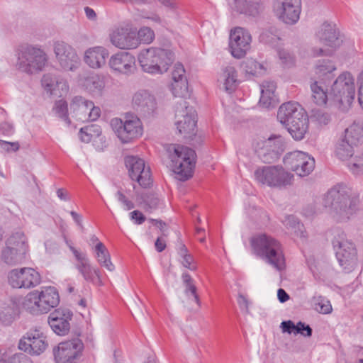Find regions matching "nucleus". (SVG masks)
I'll return each mask as SVG.
<instances>
[{
  "mask_svg": "<svg viewBox=\"0 0 363 363\" xmlns=\"http://www.w3.org/2000/svg\"><path fill=\"white\" fill-rule=\"evenodd\" d=\"M358 203V197L342 185L331 188L323 198V206L330 208L333 216L341 221L350 218L356 211Z\"/></svg>",
  "mask_w": 363,
  "mask_h": 363,
  "instance_id": "f257e3e1",
  "label": "nucleus"
},
{
  "mask_svg": "<svg viewBox=\"0 0 363 363\" xmlns=\"http://www.w3.org/2000/svg\"><path fill=\"white\" fill-rule=\"evenodd\" d=\"M277 118L296 140H301L308 129V117L297 102L289 101L279 108Z\"/></svg>",
  "mask_w": 363,
  "mask_h": 363,
  "instance_id": "f03ea898",
  "label": "nucleus"
},
{
  "mask_svg": "<svg viewBox=\"0 0 363 363\" xmlns=\"http://www.w3.org/2000/svg\"><path fill=\"white\" fill-rule=\"evenodd\" d=\"M253 253L277 271L286 267V260L281 242L267 234L254 236L250 240Z\"/></svg>",
  "mask_w": 363,
  "mask_h": 363,
  "instance_id": "7ed1b4c3",
  "label": "nucleus"
},
{
  "mask_svg": "<svg viewBox=\"0 0 363 363\" xmlns=\"http://www.w3.org/2000/svg\"><path fill=\"white\" fill-rule=\"evenodd\" d=\"M168 158L170 160L169 166L180 181H186L193 175V169L196 163V153L188 147L170 144L165 147Z\"/></svg>",
  "mask_w": 363,
  "mask_h": 363,
  "instance_id": "20e7f679",
  "label": "nucleus"
},
{
  "mask_svg": "<svg viewBox=\"0 0 363 363\" xmlns=\"http://www.w3.org/2000/svg\"><path fill=\"white\" fill-rule=\"evenodd\" d=\"M138 59L142 69L151 74L167 72L175 60L172 51L156 47L141 50Z\"/></svg>",
  "mask_w": 363,
  "mask_h": 363,
  "instance_id": "39448f33",
  "label": "nucleus"
},
{
  "mask_svg": "<svg viewBox=\"0 0 363 363\" xmlns=\"http://www.w3.org/2000/svg\"><path fill=\"white\" fill-rule=\"evenodd\" d=\"M329 96L339 104L340 110L347 111L355 96L354 79L352 75L347 72L340 74L333 82Z\"/></svg>",
  "mask_w": 363,
  "mask_h": 363,
  "instance_id": "423d86ee",
  "label": "nucleus"
},
{
  "mask_svg": "<svg viewBox=\"0 0 363 363\" xmlns=\"http://www.w3.org/2000/svg\"><path fill=\"white\" fill-rule=\"evenodd\" d=\"M332 243L340 264L348 272L357 264V250L354 244L347 239L345 233L340 229L333 231Z\"/></svg>",
  "mask_w": 363,
  "mask_h": 363,
  "instance_id": "0eeeda50",
  "label": "nucleus"
},
{
  "mask_svg": "<svg viewBox=\"0 0 363 363\" xmlns=\"http://www.w3.org/2000/svg\"><path fill=\"white\" fill-rule=\"evenodd\" d=\"M254 175L259 184L269 187H285L291 185L294 181V175L279 165L259 167L255 171Z\"/></svg>",
  "mask_w": 363,
  "mask_h": 363,
  "instance_id": "6e6552de",
  "label": "nucleus"
},
{
  "mask_svg": "<svg viewBox=\"0 0 363 363\" xmlns=\"http://www.w3.org/2000/svg\"><path fill=\"white\" fill-rule=\"evenodd\" d=\"M111 125L117 137L123 143H130L143 134V126L140 120L135 116H126L125 120L113 118Z\"/></svg>",
  "mask_w": 363,
  "mask_h": 363,
  "instance_id": "1a4fd4ad",
  "label": "nucleus"
},
{
  "mask_svg": "<svg viewBox=\"0 0 363 363\" xmlns=\"http://www.w3.org/2000/svg\"><path fill=\"white\" fill-rule=\"evenodd\" d=\"M301 7V0H273L275 16L286 25L293 26L298 23Z\"/></svg>",
  "mask_w": 363,
  "mask_h": 363,
  "instance_id": "9d476101",
  "label": "nucleus"
},
{
  "mask_svg": "<svg viewBox=\"0 0 363 363\" xmlns=\"http://www.w3.org/2000/svg\"><path fill=\"white\" fill-rule=\"evenodd\" d=\"M285 143L280 135L269 137L267 139H259L255 144L258 156L264 162H272L278 159L284 152Z\"/></svg>",
  "mask_w": 363,
  "mask_h": 363,
  "instance_id": "9b49d317",
  "label": "nucleus"
},
{
  "mask_svg": "<svg viewBox=\"0 0 363 363\" xmlns=\"http://www.w3.org/2000/svg\"><path fill=\"white\" fill-rule=\"evenodd\" d=\"M286 167L299 177L309 175L315 169V159L302 151H294L287 153L284 157Z\"/></svg>",
  "mask_w": 363,
  "mask_h": 363,
  "instance_id": "f8f14e48",
  "label": "nucleus"
},
{
  "mask_svg": "<svg viewBox=\"0 0 363 363\" xmlns=\"http://www.w3.org/2000/svg\"><path fill=\"white\" fill-rule=\"evenodd\" d=\"M8 282L13 288L28 289L40 284L41 276L33 268L14 269L8 274Z\"/></svg>",
  "mask_w": 363,
  "mask_h": 363,
  "instance_id": "ddd939ff",
  "label": "nucleus"
},
{
  "mask_svg": "<svg viewBox=\"0 0 363 363\" xmlns=\"http://www.w3.org/2000/svg\"><path fill=\"white\" fill-rule=\"evenodd\" d=\"M69 113L72 117L82 122L94 121L101 115L99 107L82 96H74L69 104Z\"/></svg>",
  "mask_w": 363,
  "mask_h": 363,
  "instance_id": "4468645a",
  "label": "nucleus"
},
{
  "mask_svg": "<svg viewBox=\"0 0 363 363\" xmlns=\"http://www.w3.org/2000/svg\"><path fill=\"white\" fill-rule=\"evenodd\" d=\"M176 126L181 135L186 138L195 135L196 115L193 107L187 106V103L182 101L176 110Z\"/></svg>",
  "mask_w": 363,
  "mask_h": 363,
  "instance_id": "2eb2a0df",
  "label": "nucleus"
},
{
  "mask_svg": "<svg viewBox=\"0 0 363 363\" xmlns=\"http://www.w3.org/2000/svg\"><path fill=\"white\" fill-rule=\"evenodd\" d=\"M48 346L46 337L38 328L30 329L19 340L18 348L30 355H40Z\"/></svg>",
  "mask_w": 363,
  "mask_h": 363,
  "instance_id": "dca6fc26",
  "label": "nucleus"
},
{
  "mask_svg": "<svg viewBox=\"0 0 363 363\" xmlns=\"http://www.w3.org/2000/svg\"><path fill=\"white\" fill-rule=\"evenodd\" d=\"M125 164L132 180L138 182L143 188L149 187L151 185L150 168L145 165L144 160L138 156L128 155L125 158Z\"/></svg>",
  "mask_w": 363,
  "mask_h": 363,
  "instance_id": "f3484780",
  "label": "nucleus"
},
{
  "mask_svg": "<svg viewBox=\"0 0 363 363\" xmlns=\"http://www.w3.org/2000/svg\"><path fill=\"white\" fill-rule=\"evenodd\" d=\"M84 348V344L79 338L60 342L53 349L56 363H76Z\"/></svg>",
  "mask_w": 363,
  "mask_h": 363,
  "instance_id": "a211bd4d",
  "label": "nucleus"
},
{
  "mask_svg": "<svg viewBox=\"0 0 363 363\" xmlns=\"http://www.w3.org/2000/svg\"><path fill=\"white\" fill-rule=\"evenodd\" d=\"M316 35L320 42L328 48H320L318 50L314 48L313 50L314 56L330 55L334 49L340 45L342 42L338 38V33L335 25L328 23H324L321 25L316 33Z\"/></svg>",
  "mask_w": 363,
  "mask_h": 363,
  "instance_id": "6ab92c4d",
  "label": "nucleus"
},
{
  "mask_svg": "<svg viewBox=\"0 0 363 363\" xmlns=\"http://www.w3.org/2000/svg\"><path fill=\"white\" fill-rule=\"evenodd\" d=\"M54 52L60 66L65 71H74L80 65V59L75 49L63 41L54 44Z\"/></svg>",
  "mask_w": 363,
  "mask_h": 363,
  "instance_id": "aec40b11",
  "label": "nucleus"
},
{
  "mask_svg": "<svg viewBox=\"0 0 363 363\" xmlns=\"http://www.w3.org/2000/svg\"><path fill=\"white\" fill-rule=\"evenodd\" d=\"M20 65L25 72L33 73L41 71L45 66L48 59L45 52L35 47H27L19 58Z\"/></svg>",
  "mask_w": 363,
  "mask_h": 363,
  "instance_id": "412c9836",
  "label": "nucleus"
},
{
  "mask_svg": "<svg viewBox=\"0 0 363 363\" xmlns=\"http://www.w3.org/2000/svg\"><path fill=\"white\" fill-rule=\"evenodd\" d=\"M251 41V35L247 30L240 27L231 30L229 46L232 55L236 58L244 57L250 48Z\"/></svg>",
  "mask_w": 363,
  "mask_h": 363,
  "instance_id": "4be33fe9",
  "label": "nucleus"
},
{
  "mask_svg": "<svg viewBox=\"0 0 363 363\" xmlns=\"http://www.w3.org/2000/svg\"><path fill=\"white\" fill-rule=\"evenodd\" d=\"M26 250L23 235L16 233L7 240V247L2 252V259L8 264H15L21 259V254Z\"/></svg>",
  "mask_w": 363,
  "mask_h": 363,
  "instance_id": "5701e85b",
  "label": "nucleus"
},
{
  "mask_svg": "<svg viewBox=\"0 0 363 363\" xmlns=\"http://www.w3.org/2000/svg\"><path fill=\"white\" fill-rule=\"evenodd\" d=\"M110 41L116 48L122 50L136 48L139 41L136 31L128 28H117L110 34Z\"/></svg>",
  "mask_w": 363,
  "mask_h": 363,
  "instance_id": "b1692460",
  "label": "nucleus"
},
{
  "mask_svg": "<svg viewBox=\"0 0 363 363\" xmlns=\"http://www.w3.org/2000/svg\"><path fill=\"white\" fill-rule=\"evenodd\" d=\"M70 250L77 261L75 267L84 279L91 282H94L97 280L98 282L101 284L100 270L99 268L94 267L90 264L86 254L78 251L73 246H70Z\"/></svg>",
  "mask_w": 363,
  "mask_h": 363,
  "instance_id": "393cba45",
  "label": "nucleus"
},
{
  "mask_svg": "<svg viewBox=\"0 0 363 363\" xmlns=\"http://www.w3.org/2000/svg\"><path fill=\"white\" fill-rule=\"evenodd\" d=\"M72 317V313L69 310L58 308L50 314L48 323L55 333L65 335L70 329L69 320Z\"/></svg>",
  "mask_w": 363,
  "mask_h": 363,
  "instance_id": "a878e982",
  "label": "nucleus"
},
{
  "mask_svg": "<svg viewBox=\"0 0 363 363\" xmlns=\"http://www.w3.org/2000/svg\"><path fill=\"white\" fill-rule=\"evenodd\" d=\"M108 65L115 72L129 74L135 69V59L129 52H119L110 57Z\"/></svg>",
  "mask_w": 363,
  "mask_h": 363,
  "instance_id": "bb28decb",
  "label": "nucleus"
},
{
  "mask_svg": "<svg viewBox=\"0 0 363 363\" xmlns=\"http://www.w3.org/2000/svg\"><path fill=\"white\" fill-rule=\"evenodd\" d=\"M133 106L143 116H147L154 112L157 107L156 99L149 91L141 89L133 96Z\"/></svg>",
  "mask_w": 363,
  "mask_h": 363,
  "instance_id": "cd10ccee",
  "label": "nucleus"
},
{
  "mask_svg": "<svg viewBox=\"0 0 363 363\" xmlns=\"http://www.w3.org/2000/svg\"><path fill=\"white\" fill-rule=\"evenodd\" d=\"M108 50L103 46H94L86 49L84 53V62L90 68L100 69L106 65L108 57Z\"/></svg>",
  "mask_w": 363,
  "mask_h": 363,
  "instance_id": "c85d7f7f",
  "label": "nucleus"
},
{
  "mask_svg": "<svg viewBox=\"0 0 363 363\" xmlns=\"http://www.w3.org/2000/svg\"><path fill=\"white\" fill-rule=\"evenodd\" d=\"M219 81L223 84L225 91L231 92L238 86V73L233 66L228 65L223 68Z\"/></svg>",
  "mask_w": 363,
  "mask_h": 363,
  "instance_id": "c756f323",
  "label": "nucleus"
},
{
  "mask_svg": "<svg viewBox=\"0 0 363 363\" xmlns=\"http://www.w3.org/2000/svg\"><path fill=\"white\" fill-rule=\"evenodd\" d=\"M18 308L13 299L0 301V321L5 324H10L18 313Z\"/></svg>",
  "mask_w": 363,
  "mask_h": 363,
  "instance_id": "7c9ffc66",
  "label": "nucleus"
},
{
  "mask_svg": "<svg viewBox=\"0 0 363 363\" xmlns=\"http://www.w3.org/2000/svg\"><path fill=\"white\" fill-rule=\"evenodd\" d=\"M41 84L45 90L50 94H52L57 89H60L62 92H67L69 89L67 82L64 79H59L52 74H44Z\"/></svg>",
  "mask_w": 363,
  "mask_h": 363,
  "instance_id": "2f4dec72",
  "label": "nucleus"
},
{
  "mask_svg": "<svg viewBox=\"0 0 363 363\" xmlns=\"http://www.w3.org/2000/svg\"><path fill=\"white\" fill-rule=\"evenodd\" d=\"M336 69L335 65L330 60H322L317 61L314 67V75L316 79L324 83L329 80L333 71Z\"/></svg>",
  "mask_w": 363,
  "mask_h": 363,
  "instance_id": "473e14b6",
  "label": "nucleus"
},
{
  "mask_svg": "<svg viewBox=\"0 0 363 363\" xmlns=\"http://www.w3.org/2000/svg\"><path fill=\"white\" fill-rule=\"evenodd\" d=\"M280 328L283 333L289 334L294 333L295 335L300 333L305 337H311L312 335V329L308 325L299 321L296 325L292 320L283 321Z\"/></svg>",
  "mask_w": 363,
  "mask_h": 363,
  "instance_id": "72a5a7b5",
  "label": "nucleus"
},
{
  "mask_svg": "<svg viewBox=\"0 0 363 363\" xmlns=\"http://www.w3.org/2000/svg\"><path fill=\"white\" fill-rule=\"evenodd\" d=\"M354 145L340 135L335 147V154L341 160H350L353 156Z\"/></svg>",
  "mask_w": 363,
  "mask_h": 363,
  "instance_id": "f704fd0d",
  "label": "nucleus"
},
{
  "mask_svg": "<svg viewBox=\"0 0 363 363\" xmlns=\"http://www.w3.org/2000/svg\"><path fill=\"white\" fill-rule=\"evenodd\" d=\"M94 250L99 264L108 271H113L115 267L111 261V256L106 246L102 242H98Z\"/></svg>",
  "mask_w": 363,
  "mask_h": 363,
  "instance_id": "c9c22d12",
  "label": "nucleus"
},
{
  "mask_svg": "<svg viewBox=\"0 0 363 363\" xmlns=\"http://www.w3.org/2000/svg\"><path fill=\"white\" fill-rule=\"evenodd\" d=\"M79 138L84 143H89L91 140L95 142L96 139L101 142L104 140V137H101V129L96 124L82 128L79 130Z\"/></svg>",
  "mask_w": 363,
  "mask_h": 363,
  "instance_id": "e433bc0d",
  "label": "nucleus"
},
{
  "mask_svg": "<svg viewBox=\"0 0 363 363\" xmlns=\"http://www.w3.org/2000/svg\"><path fill=\"white\" fill-rule=\"evenodd\" d=\"M341 135L357 147L363 140V128L357 123H353Z\"/></svg>",
  "mask_w": 363,
  "mask_h": 363,
  "instance_id": "4c0bfd02",
  "label": "nucleus"
},
{
  "mask_svg": "<svg viewBox=\"0 0 363 363\" xmlns=\"http://www.w3.org/2000/svg\"><path fill=\"white\" fill-rule=\"evenodd\" d=\"M323 83L325 84L323 82L315 80L314 82L311 84L312 97L314 102L318 105H325L328 99H331L329 96V92L328 93L326 91Z\"/></svg>",
  "mask_w": 363,
  "mask_h": 363,
  "instance_id": "58836bf2",
  "label": "nucleus"
},
{
  "mask_svg": "<svg viewBox=\"0 0 363 363\" xmlns=\"http://www.w3.org/2000/svg\"><path fill=\"white\" fill-rule=\"evenodd\" d=\"M309 267L315 279L325 281L329 279L330 270L327 264L321 262H313L309 264Z\"/></svg>",
  "mask_w": 363,
  "mask_h": 363,
  "instance_id": "ea45409f",
  "label": "nucleus"
},
{
  "mask_svg": "<svg viewBox=\"0 0 363 363\" xmlns=\"http://www.w3.org/2000/svg\"><path fill=\"white\" fill-rule=\"evenodd\" d=\"M177 252L182 258L181 263L184 267L188 268L191 271L196 269V264L193 256L189 253L186 247L182 242L178 245Z\"/></svg>",
  "mask_w": 363,
  "mask_h": 363,
  "instance_id": "a19ab883",
  "label": "nucleus"
},
{
  "mask_svg": "<svg viewBox=\"0 0 363 363\" xmlns=\"http://www.w3.org/2000/svg\"><path fill=\"white\" fill-rule=\"evenodd\" d=\"M43 298L50 311L51 308L57 307L60 303V296L57 289L54 287H45L40 291Z\"/></svg>",
  "mask_w": 363,
  "mask_h": 363,
  "instance_id": "79ce46f5",
  "label": "nucleus"
},
{
  "mask_svg": "<svg viewBox=\"0 0 363 363\" xmlns=\"http://www.w3.org/2000/svg\"><path fill=\"white\" fill-rule=\"evenodd\" d=\"M182 281L184 285V293L187 296H192L194 301L198 306L201 305L199 297L197 294V288L195 286L194 281L188 273H183Z\"/></svg>",
  "mask_w": 363,
  "mask_h": 363,
  "instance_id": "37998d69",
  "label": "nucleus"
},
{
  "mask_svg": "<svg viewBox=\"0 0 363 363\" xmlns=\"http://www.w3.org/2000/svg\"><path fill=\"white\" fill-rule=\"evenodd\" d=\"M38 290L29 292L23 298V307L30 313L38 314Z\"/></svg>",
  "mask_w": 363,
  "mask_h": 363,
  "instance_id": "c03bdc74",
  "label": "nucleus"
},
{
  "mask_svg": "<svg viewBox=\"0 0 363 363\" xmlns=\"http://www.w3.org/2000/svg\"><path fill=\"white\" fill-rule=\"evenodd\" d=\"M172 94L175 96L185 98L189 96V86L187 79L174 81L171 85Z\"/></svg>",
  "mask_w": 363,
  "mask_h": 363,
  "instance_id": "a18cd8bd",
  "label": "nucleus"
},
{
  "mask_svg": "<svg viewBox=\"0 0 363 363\" xmlns=\"http://www.w3.org/2000/svg\"><path fill=\"white\" fill-rule=\"evenodd\" d=\"M347 166L354 174H363V150L351 157Z\"/></svg>",
  "mask_w": 363,
  "mask_h": 363,
  "instance_id": "49530a36",
  "label": "nucleus"
},
{
  "mask_svg": "<svg viewBox=\"0 0 363 363\" xmlns=\"http://www.w3.org/2000/svg\"><path fill=\"white\" fill-rule=\"evenodd\" d=\"M55 113L61 119L64 120L67 124H70V120L68 117V106L67 103L62 99L55 102L53 107Z\"/></svg>",
  "mask_w": 363,
  "mask_h": 363,
  "instance_id": "de8ad7c7",
  "label": "nucleus"
},
{
  "mask_svg": "<svg viewBox=\"0 0 363 363\" xmlns=\"http://www.w3.org/2000/svg\"><path fill=\"white\" fill-rule=\"evenodd\" d=\"M282 223L286 228L291 230L294 233L298 234V233H302L303 225L294 216H286L284 219L282 220Z\"/></svg>",
  "mask_w": 363,
  "mask_h": 363,
  "instance_id": "09e8293b",
  "label": "nucleus"
},
{
  "mask_svg": "<svg viewBox=\"0 0 363 363\" xmlns=\"http://www.w3.org/2000/svg\"><path fill=\"white\" fill-rule=\"evenodd\" d=\"M244 66L245 72L252 75L261 74L264 72L263 65L252 59L245 61Z\"/></svg>",
  "mask_w": 363,
  "mask_h": 363,
  "instance_id": "8fccbe9b",
  "label": "nucleus"
},
{
  "mask_svg": "<svg viewBox=\"0 0 363 363\" xmlns=\"http://www.w3.org/2000/svg\"><path fill=\"white\" fill-rule=\"evenodd\" d=\"M313 118L320 125H326L332 121V115L323 110L315 111L313 114Z\"/></svg>",
  "mask_w": 363,
  "mask_h": 363,
  "instance_id": "3c124183",
  "label": "nucleus"
},
{
  "mask_svg": "<svg viewBox=\"0 0 363 363\" xmlns=\"http://www.w3.org/2000/svg\"><path fill=\"white\" fill-rule=\"evenodd\" d=\"M86 86L90 91L99 92L104 87V83L98 76H94L86 79Z\"/></svg>",
  "mask_w": 363,
  "mask_h": 363,
  "instance_id": "603ef678",
  "label": "nucleus"
},
{
  "mask_svg": "<svg viewBox=\"0 0 363 363\" xmlns=\"http://www.w3.org/2000/svg\"><path fill=\"white\" fill-rule=\"evenodd\" d=\"M138 41L144 43H150L155 38L154 31L149 27H143L138 32Z\"/></svg>",
  "mask_w": 363,
  "mask_h": 363,
  "instance_id": "864d4df0",
  "label": "nucleus"
},
{
  "mask_svg": "<svg viewBox=\"0 0 363 363\" xmlns=\"http://www.w3.org/2000/svg\"><path fill=\"white\" fill-rule=\"evenodd\" d=\"M264 10V5L260 1H248L246 15L257 16Z\"/></svg>",
  "mask_w": 363,
  "mask_h": 363,
  "instance_id": "5fc2aeb1",
  "label": "nucleus"
},
{
  "mask_svg": "<svg viewBox=\"0 0 363 363\" xmlns=\"http://www.w3.org/2000/svg\"><path fill=\"white\" fill-rule=\"evenodd\" d=\"M278 55L283 64L291 66L294 63V55L286 50L281 49L278 51Z\"/></svg>",
  "mask_w": 363,
  "mask_h": 363,
  "instance_id": "6e6d98bb",
  "label": "nucleus"
},
{
  "mask_svg": "<svg viewBox=\"0 0 363 363\" xmlns=\"http://www.w3.org/2000/svg\"><path fill=\"white\" fill-rule=\"evenodd\" d=\"M0 147L5 152H14L19 150L20 145L18 142H7L0 140Z\"/></svg>",
  "mask_w": 363,
  "mask_h": 363,
  "instance_id": "4d7b16f0",
  "label": "nucleus"
},
{
  "mask_svg": "<svg viewBox=\"0 0 363 363\" xmlns=\"http://www.w3.org/2000/svg\"><path fill=\"white\" fill-rule=\"evenodd\" d=\"M183 79H186L185 69L182 64L177 63L172 72V82L182 80Z\"/></svg>",
  "mask_w": 363,
  "mask_h": 363,
  "instance_id": "13d9d810",
  "label": "nucleus"
},
{
  "mask_svg": "<svg viewBox=\"0 0 363 363\" xmlns=\"http://www.w3.org/2000/svg\"><path fill=\"white\" fill-rule=\"evenodd\" d=\"M116 196L125 211L131 210L135 207L133 201L128 199L121 191L116 192Z\"/></svg>",
  "mask_w": 363,
  "mask_h": 363,
  "instance_id": "bf43d9fd",
  "label": "nucleus"
},
{
  "mask_svg": "<svg viewBox=\"0 0 363 363\" xmlns=\"http://www.w3.org/2000/svg\"><path fill=\"white\" fill-rule=\"evenodd\" d=\"M9 363H33V362L26 354L18 352L11 355Z\"/></svg>",
  "mask_w": 363,
  "mask_h": 363,
  "instance_id": "052dcab7",
  "label": "nucleus"
},
{
  "mask_svg": "<svg viewBox=\"0 0 363 363\" xmlns=\"http://www.w3.org/2000/svg\"><path fill=\"white\" fill-rule=\"evenodd\" d=\"M261 93H265V94L275 96L274 91L276 89V84L273 82L264 81L260 85Z\"/></svg>",
  "mask_w": 363,
  "mask_h": 363,
  "instance_id": "680f3d73",
  "label": "nucleus"
},
{
  "mask_svg": "<svg viewBox=\"0 0 363 363\" xmlns=\"http://www.w3.org/2000/svg\"><path fill=\"white\" fill-rule=\"evenodd\" d=\"M274 97L275 96L265 94V93L262 92L259 99V105L264 108L269 107L275 101Z\"/></svg>",
  "mask_w": 363,
  "mask_h": 363,
  "instance_id": "e2e57ef3",
  "label": "nucleus"
},
{
  "mask_svg": "<svg viewBox=\"0 0 363 363\" xmlns=\"http://www.w3.org/2000/svg\"><path fill=\"white\" fill-rule=\"evenodd\" d=\"M248 1L247 0H234L233 8L238 12L246 14Z\"/></svg>",
  "mask_w": 363,
  "mask_h": 363,
  "instance_id": "0e129e2a",
  "label": "nucleus"
},
{
  "mask_svg": "<svg viewBox=\"0 0 363 363\" xmlns=\"http://www.w3.org/2000/svg\"><path fill=\"white\" fill-rule=\"evenodd\" d=\"M238 303L240 309L245 313H249L250 302L248 299L242 294H240L238 297Z\"/></svg>",
  "mask_w": 363,
  "mask_h": 363,
  "instance_id": "69168bd1",
  "label": "nucleus"
},
{
  "mask_svg": "<svg viewBox=\"0 0 363 363\" xmlns=\"http://www.w3.org/2000/svg\"><path fill=\"white\" fill-rule=\"evenodd\" d=\"M130 219L137 225H140L146 220L145 216L139 211H133L130 213Z\"/></svg>",
  "mask_w": 363,
  "mask_h": 363,
  "instance_id": "338daca9",
  "label": "nucleus"
},
{
  "mask_svg": "<svg viewBox=\"0 0 363 363\" xmlns=\"http://www.w3.org/2000/svg\"><path fill=\"white\" fill-rule=\"evenodd\" d=\"M358 101L360 106L363 108V72L361 73L358 77Z\"/></svg>",
  "mask_w": 363,
  "mask_h": 363,
  "instance_id": "774afa93",
  "label": "nucleus"
}]
</instances>
